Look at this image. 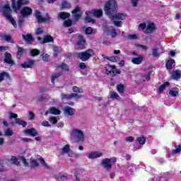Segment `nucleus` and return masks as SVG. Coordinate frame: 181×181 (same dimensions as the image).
Listing matches in <instances>:
<instances>
[{"label": "nucleus", "instance_id": "45", "mask_svg": "<svg viewBox=\"0 0 181 181\" xmlns=\"http://www.w3.org/2000/svg\"><path fill=\"white\" fill-rule=\"evenodd\" d=\"M25 23V20L22 18V16H18V25L20 28L23 26V23Z\"/></svg>", "mask_w": 181, "mask_h": 181}, {"label": "nucleus", "instance_id": "20", "mask_svg": "<svg viewBox=\"0 0 181 181\" xmlns=\"http://www.w3.org/2000/svg\"><path fill=\"white\" fill-rule=\"evenodd\" d=\"M171 78H173V80H179L180 78H181V71L177 69L173 71Z\"/></svg>", "mask_w": 181, "mask_h": 181}, {"label": "nucleus", "instance_id": "47", "mask_svg": "<svg viewBox=\"0 0 181 181\" xmlns=\"http://www.w3.org/2000/svg\"><path fill=\"white\" fill-rule=\"evenodd\" d=\"M28 117L30 121L35 119V113L32 111L28 112Z\"/></svg>", "mask_w": 181, "mask_h": 181}, {"label": "nucleus", "instance_id": "48", "mask_svg": "<svg viewBox=\"0 0 181 181\" xmlns=\"http://www.w3.org/2000/svg\"><path fill=\"white\" fill-rule=\"evenodd\" d=\"M49 122L52 124H57V118L56 117H52L49 118Z\"/></svg>", "mask_w": 181, "mask_h": 181}, {"label": "nucleus", "instance_id": "27", "mask_svg": "<svg viewBox=\"0 0 181 181\" xmlns=\"http://www.w3.org/2000/svg\"><path fill=\"white\" fill-rule=\"evenodd\" d=\"M58 18H59V19H62L63 21H64V19L70 18V13L66 12H60L58 13Z\"/></svg>", "mask_w": 181, "mask_h": 181}, {"label": "nucleus", "instance_id": "22", "mask_svg": "<svg viewBox=\"0 0 181 181\" xmlns=\"http://www.w3.org/2000/svg\"><path fill=\"white\" fill-rule=\"evenodd\" d=\"M105 73L107 76H111V77H115V74H121V71H117V69H112L110 71L106 69Z\"/></svg>", "mask_w": 181, "mask_h": 181}, {"label": "nucleus", "instance_id": "32", "mask_svg": "<svg viewBox=\"0 0 181 181\" xmlns=\"http://www.w3.org/2000/svg\"><path fill=\"white\" fill-rule=\"evenodd\" d=\"M49 112L50 114H53L54 115H60V114L62 113V112L56 107L49 108Z\"/></svg>", "mask_w": 181, "mask_h": 181}, {"label": "nucleus", "instance_id": "10", "mask_svg": "<svg viewBox=\"0 0 181 181\" xmlns=\"http://www.w3.org/2000/svg\"><path fill=\"white\" fill-rule=\"evenodd\" d=\"M29 4L28 0H18L16 3L13 4V9L16 12L18 9L21 8L23 5H28Z\"/></svg>", "mask_w": 181, "mask_h": 181}, {"label": "nucleus", "instance_id": "64", "mask_svg": "<svg viewBox=\"0 0 181 181\" xmlns=\"http://www.w3.org/2000/svg\"><path fill=\"white\" fill-rule=\"evenodd\" d=\"M42 127H50L49 124V122L47 121H44L42 123Z\"/></svg>", "mask_w": 181, "mask_h": 181}, {"label": "nucleus", "instance_id": "55", "mask_svg": "<svg viewBox=\"0 0 181 181\" xmlns=\"http://www.w3.org/2000/svg\"><path fill=\"white\" fill-rule=\"evenodd\" d=\"M110 97L112 98H119V95H118V94H117V93L115 92H112L111 94H110Z\"/></svg>", "mask_w": 181, "mask_h": 181}, {"label": "nucleus", "instance_id": "63", "mask_svg": "<svg viewBox=\"0 0 181 181\" xmlns=\"http://www.w3.org/2000/svg\"><path fill=\"white\" fill-rule=\"evenodd\" d=\"M23 142H32V139L29 138H23L22 139Z\"/></svg>", "mask_w": 181, "mask_h": 181}, {"label": "nucleus", "instance_id": "31", "mask_svg": "<svg viewBox=\"0 0 181 181\" xmlns=\"http://www.w3.org/2000/svg\"><path fill=\"white\" fill-rule=\"evenodd\" d=\"M170 95L172 97H177L179 95V90L177 88H173L169 91Z\"/></svg>", "mask_w": 181, "mask_h": 181}, {"label": "nucleus", "instance_id": "59", "mask_svg": "<svg viewBox=\"0 0 181 181\" xmlns=\"http://www.w3.org/2000/svg\"><path fill=\"white\" fill-rule=\"evenodd\" d=\"M152 74V71H148L146 75V80L149 81L151 80V75Z\"/></svg>", "mask_w": 181, "mask_h": 181}, {"label": "nucleus", "instance_id": "42", "mask_svg": "<svg viewBox=\"0 0 181 181\" xmlns=\"http://www.w3.org/2000/svg\"><path fill=\"white\" fill-rule=\"evenodd\" d=\"M61 76H62V74H60V73H57V74H55L54 75H52V79H51V83L54 84V80H56V78H59V77H60Z\"/></svg>", "mask_w": 181, "mask_h": 181}, {"label": "nucleus", "instance_id": "46", "mask_svg": "<svg viewBox=\"0 0 181 181\" xmlns=\"http://www.w3.org/2000/svg\"><path fill=\"white\" fill-rule=\"evenodd\" d=\"M71 20H66L64 22V26H65V28H69V26H71Z\"/></svg>", "mask_w": 181, "mask_h": 181}, {"label": "nucleus", "instance_id": "43", "mask_svg": "<svg viewBox=\"0 0 181 181\" xmlns=\"http://www.w3.org/2000/svg\"><path fill=\"white\" fill-rule=\"evenodd\" d=\"M13 135V132L11 130V128H7L5 131V136H12Z\"/></svg>", "mask_w": 181, "mask_h": 181}, {"label": "nucleus", "instance_id": "54", "mask_svg": "<svg viewBox=\"0 0 181 181\" xmlns=\"http://www.w3.org/2000/svg\"><path fill=\"white\" fill-rule=\"evenodd\" d=\"M91 33H93V28L89 27V28L86 29V35H91Z\"/></svg>", "mask_w": 181, "mask_h": 181}, {"label": "nucleus", "instance_id": "60", "mask_svg": "<svg viewBox=\"0 0 181 181\" xmlns=\"http://www.w3.org/2000/svg\"><path fill=\"white\" fill-rule=\"evenodd\" d=\"M139 0H132V6H134V8H136V6H138V1Z\"/></svg>", "mask_w": 181, "mask_h": 181}, {"label": "nucleus", "instance_id": "6", "mask_svg": "<svg viewBox=\"0 0 181 181\" xmlns=\"http://www.w3.org/2000/svg\"><path fill=\"white\" fill-rule=\"evenodd\" d=\"M93 56H94V52L91 49L77 54L78 59H80L82 62H87V60H88L90 57H93Z\"/></svg>", "mask_w": 181, "mask_h": 181}, {"label": "nucleus", "instance_id": "24", "mask_svg": "<svg viewBox=\"0 0 181 181\" xmlns=\"http://www.w3.org/2000/svg\"><path fill=\"white\" fill-rule=\"evenodd\" d=\"M155 29H156L155 23H149L147 25V28L145 31V33H152L155 30Z\"/></svg>", "mask_w": 181, "mask_h": 181}, {"label": "nucleus", "instance_id": "35", "mask_svg": "<svg viewBox=\"0 0 181 181\" xmlns=\"http://www.w3.org/2000/svg\"><path fill=\"white\" fill-rule=\"evenodd\" d=\"M137 142L139 145H145V142H146V138L144 136L136 138Z\"/></svg>", "mask_w": 181, "mask_h": 181}, {"label": "nucleus", "instance_id": "13", "mask_svg": "<svg viewBox=\"0 0 181 181\" xmlns=\"http://www.w3.org/2000/svg\"><path fill=\"white\" fill-rule=\"evenodd\" d=\"M4 63H7V64H10V66H15V62L12 59V54H11V53L5 52Z\"/></svg>", "mask_w": 181, "mask_h": 181}, {"label": "nucleus", "instance_id": "50", "mask_svg": "<svg viewBox=\"0 0 181 181\" xmlns=\"http://www.w3.org/2000/svg\"><path fill=\"white\" fill-rule=\"evenodd\" d=\"M128 39L129 40H135L138 39V36H136V35H135V34L130 35L128 36Z\"/></svg>", "mask_w": 181, "mask_h": 181}, {"label": "nucleus", "instance_id": "51", "mask_svg": "<svg viewBox=\"0 0 181 181\" xmlns=\"http://www.w3.org/2000/svg\"><path fill=\"white\" fill-rule=\"evenodd\" d=\"M58 67L59 69H68L69 66H67V64L62 62V64H60Z\"/></svg>", "mask_w": 181, "mask_h": 181}, {"label": "nucleus", "instance_id": "1", "mask_svg": "<svg viewBox=\"0 0 181 181\" xmlns=\"http://www.w3.org/2000/svg\"><path fill=\"white\" fill-rule=\"evenodd\" d=\"M0 12L6 18L7 21H9L12 25L16 28V21L13 19V17L11 15L12 13V9L11 8V6L8 4L1 6L0 9Z\"/></svg>", "mask_w": 181, "mask_h": 181}, {"label": "nucleus", "instance_id": "53", "mask_svg": "<svg viewBox=\"0 0 181 181\" xmlns=\"http://www.w3.org/2000/svg\"><path fill=\"white\" fill-rule=\"evenodd\" d=\"M49 59H50V55L46 54L44 56H42V60L43 62H49Z\"/></svg>", "mask_w": 181, "mask_h": 181}, {"label": "nucleus", "instance_id": "37", "mask_svg": "<svg viewBox=\"0 0 181 181\" xmlns=\"http://www.w3.org/2000/svg\"><path fill=\"white\" fill-rule=\"evenodd\" d=\"M117 90L119 94H122L124 91H125V86H124L122 83L117 85Z\"/></svg>", "mask_w": 181, "mask_h": 181}, {"label": "nucleus", "instance_id": "38", "mask_svg": "<svg viewBox=\"0 0 181 181\" xmlns=\"http://www.w3.org/2000/svg\"><path fill=\"white\" fill-rule=\"evenodd\" d=\"M132 62L134 64H141L142 63V57L134 58Z\"/></svg>", "mask_w": 181, "mask_h": 181}, {"label": "nucleus", "instance_id": "14", "mask_svg": "<svg viewBox=\"0 0 181 181\" xmlns=\"http://www.w3.org/2000/svg\"><path fill=\"white\" fill-rule=\"evenodd\" d=\"M33 10L30 7H23L21 11V13L23 18H28L32 15Z\"/></svg>", "mask_w": 181, "mask_h": 181}, {"label": "nucleus", "instance_id": "25", "mask_svg": "<svg viewBox=\"0 0 181 181\" xmlns=\"http://www.w3.org/2000/svg\"><path fill=\"white\" fill-rule=\"evenodd\" d=\"M88 13L94 16L95 18H100V16H103V10H95L90 13H86V15H88Z\"/></svg>", "mask_w": 181, "mask_h": 181}, {"label": "nucleus", "instance_id": "58", "mask_svg": "<svg viewBox=\"0 0 181 181\" xmlns=\"http://www.w3.org/2000/svg\"><path fill=\"white\" fill-rule=\"evenodd\" d=\"M137 47H140V49H142L143 50H148V47L146 45H137Z\"/></svg>", "mask_w": 181, "mask_h": 181}, {"label": "nucleus", "instance_id": "5", "mask_svg": "<svg viewBox=\"0 0 181 181\" xmlns=\"http://www.w3.org/2000/svg\"><path fill=\"white\" fill-rule=\"evenodd\" d=\"M117 11V2L114 0H111L106 3L105 6V12L107 15H112L114 12Z\"/></svg>", "mask_w": 181, "mask_h": 181}, {"label": "nucleus", "instance_id": "41", "mask_svg": "<svg viewBox=\"0 0 181 181\" xmlns=\"http://www.w3.org/2000/svg\"><path fill=\"white\" fill-rule=\"evenodd\" d=\"M72 90L74 91V93H84V90H83L81 88H78L77 86H74L72 88Z\"/></svg>", "mask_w": 181, "mask_h": 181}, {"label": "nucleus", "instance_id": "26", "mask_svg": "<svg viewBox=\"0 0 181 181\" xmlns=\"http://www.w3.org/2000/svg\"><path fill=\"white\" fill-rule=\"evenodd\" d=\"M169 86H170V83H169V81H166L164 82L158 88V91L159 93H163V91L165 90V88H166V87H169Z\"/></svg>", "mask_w": 181, "mask_h": 181}, {"label": "nucleus", "instance_id": "62", "mask_svg": "<svg viewBox=\"0 0 181 181\" xmlns=\"http://www.w3.org/2000/svg\"><path fill=\"white\" fill-rule=\"evenodd\" d=\"M22 162L24 163L25 166H28V161L26 160V158L23 156L21 158Z\"/></svg>", "mask_w": 181, "mask_h": 181}, {"label": "nucleus", "instance_id": "8", "mask_svg": "<svg viewBox=\"0 0 181 181\" xmlns=\"http://www.w3.org/2000/svg\"><path fill=\"white\" fill-rule=\"evenodd\" d=\"M85 46L86 38H84V37L82 35H78V40L76 45H75V49H76V50H83V49H85Z\"/></svg>", "mask_w": 181, "mask_h": 181}, {"label": "nucleus", "instance_id": "21", "mask_svg": "<svg viewBox=\"0 0 181 181\" xmlns=\"http://www.w3.org/2000/svg\"><path fill=\"white\" fill-rule=\"evenodd\" d=\"M34 64H35V62L32 60H28L24 62L23 64H22L21 67H23V69H32Z\"/></svg>", "mask_w": 181, "mask_h": 181}, {"label": "nucleus", "instance_id": "2", "mask_svg": "<svg viewBox=\"0 0 181 181\" xmlns=\"http://www.w3.org/2000/svg\"><path fill=\"white\" fill-rule=\"evenodd\" d=\"M71 135L74 138V141L76 144H80V142L84 141V133L78 129H72Z\"/></svg>", "mask_w": 181, "mask_h": 181}, {"label": "nucleus", "instance_id": "28", "mask_svg": "<svg viewBox=\"0 0 181 181\" xmlns=\"http://www.w3.org/2000/svg\"><path fill=\"white\" fill-rule=\"evenodd\" d=\"M102 57L106 59V60H109V62H112V63H116L117 59H118V57H107L105 54H102Z\"/></svg>", "mask_w": 181, "mask_h": 181}, {"label": "nucleus", "instance_id": "15", "mask_svg": "<svg viewBox=\"0 0 181 181\" xmlns=\"http://www.w3.org/2000/svg\"><path fill=\"white\" fill-rule=\"evenodd\" d=\"M37 40L40 42V43H49V42H53L54 40H53V37H52L51 35H45L44 37V39L42 40V37H38Z\"/></svg>", "mask_w": 181, "mask_h": 181}, {"label": "nucleus", "instance_id": "9", "mask_svg": "<svg viewBox=\"0 0 181 181\" xmlns=\"http://www.w3.org/2000/svg\"><path fill=\"white\" fill-rule=\"evenodd\" d=\"M83 95H78V93H71V94H65V93H61V100L62 101H64V100H71V98H76V100H78L81 98Z\"/></svg>", "mask_w": 181, "mask_h": 181}, {"label": "nucleus", "instance_id": "39", "mask_svg": "<svg viewBox=\"0 0 181 181\" xmlns=\"http://www.w3.org/2000/svg\"><path fill=\"white\" fill-rule=\"evenodd\" d=\"M62 154L63 153H69V152H70V146L69 144L65 145L63 148H62Z\"/></svg>", "mask_w": 181, "mask_h": 181}, {"label": "nucleus", "instance_id": "44", "mask_svg": "<svg viewBox=\"0 0 181 181\" xmlns=\"http://www.w3.org/2000/svg\"><path fill=\"white\" fill-rule=\"evenodd\" d=\"M62 8L63 9H64V8H71V5H70V3H69L67 1H64L62 4Z\"/></svg>", "mask_w": 181, "mask_h": 181}, {"label": "nucleus", "instance_id": "7", "mask_svg": "<svg viewBox=\"0 0 181 181\" xmlns=\"http://www.w3.org/2000/svg\"><path fill=\"white\" fill-rule=\"evenodd\" d=\"M111 162L115 163V162H117V158H104L101 161V166H103L104 169H106V170H110L112 169V164Z\"/></svg>", "mask_w": 181, "mask_h": 181}, {"label": "nucleus", "instance_id": "12", "mask_svg": "<svg viewBox=\"0 0 181 181\" xmlns=\"http://www.w3.org/2000/svg\"><path fill=\"white\" fill-rule=\"evenodd\" d=\"M24 134L28 135V136H33L35 138V136H37L39 135V132H37V130L36 129L32 127L30 129H27L24 130Z\"/></svg>", "mask_w": 181, "mask_h": 181}, {"label": "nucleus", "instance_id": "3", "mask_svg": "<svg viewBox=\"0 0 181 181\" xmlns=\"http://www.w3.org/2000/svg\"><path fill=\"white\" fill-rule=\"evenodd\" d=\"M110 18L112 20V23L115 24V26H117V28H121L122 25V21H117L115 20L124 21V19L127 18V14L118 13L113 16H110Z\"/></svg>", "mask_w": 181, "mask_h": 181}, {"label": "nucleus", "instance_id": "17", "mask_svg": "<svg viewBox=\"0 0 181 181\" xmlns=\"http://www.w3.org/2000/svg\"><path fill=\"white\" fill-rule=\"evenodd\" d=\"M5 77L8 78V81H12V78L9 75V73L3 71L0 73V83H2L5 80Z\"/></svg>", "mask_w": 181, "mask_h": 181}, {"label": "nucleus", "instance_id": "30", "mask_svg": "<svg viewBox=\"0 0 181 181\" xmlns=\"http://www.w3.org/2000/svg\"><path fill=\"white\" fill-rule=\"evenodd\" d=\"M176 63L175 62V59H170L166 63V68L167 69H173L175 67Z\"/></svg>", "mask_w": 181, "mask_h": 181}, {"label": "nucleus", "instance_id": "33", "mask_svg": "<svg viewBox=\"0 0 181 181\" xmlns=\"http://www.w3.org/2000/svg\"><path fill=\"white\" fill-rule=\"evenodd\" d=\"M176 153H181V144L175 145V149L171 152V155H176Z\"/></svg>", "mask_w": 181, "mask_h": 181}, {"label": "nucleus", "instance_id": "18", "mask_svg": "<svg viewBox=\"0 0 181 181\" xmlns=\"http://www.w3.org/2000/svg\"><path fill=\"white\" fill-rule=\"evenodd\" d=\"M103 156V153L100 151H94L89 153V159H97L98 158H101Z\"/></svg>", "mask_w": 181, "mask_h": 181}, {"label": "nucleus", "instance_id": "4", "mask_svg": "<svg viewBox=\"0 0 181 181\" xmlns=\"http://www.w3.org/2000/svg\"><path fill=\"white\" fill-rule=\"evenodd\" d=\"M15 118V122H11V125H21L23 128L28 125V122L25 120H22L20 118H18V115L16 113H13L12 112H9V119H13Z\"/></svg>", "mask_w": 181, "mask_h": 181}, {"label": "nucleus", "instance_id": "29", "mask_svg": "<svg viewBox=\"0 0 181 181\" xmlns=\"http://www.w3.org/2000/svg\"><path fill=\"white\" fill-rule=\"evenodd\" d=\"M23 39L27 42V43H32L33 42V37H32L30 34H27L26 35H22Z\"/></svg>", "mask_w": 181, "mask_h": 181}, {"label": "nucleus", "instance_id": "16", "mask_svg": "<svg viewBox=\"0 0 181 181\" xmlns=\"http://www.w3.org/2000/svg\"><path fill=\"white\" fill-rule=\"evenodd\" d=\"M35 16L39 23H42V22H46V21H47V19L42 16V14L37 10L35 11Z\"/></svg>", "mask_w": 181, "mask_h": 181}, {"label": "nucleus", "instance_id": "52", "mask_svg": "<svg viewBox=\"0 0 181 181\" xmlns=\"http://www.w3.org/2000/svg\"><path fill=\"white\" fill-rule=\"evenodd\" d=\"M152 52L153 56H154V57H159V52H158V49H153Z\"/></svg>", "mask_w": 181, "mask_h": 181}, {"label": "nucleus", "instance_id": "56", "mask_svg": "<svg viewBox=\"0 0 181 181\" xmlns=\"http://www.w3.org/2000/svg\"><path fill=\"white\" fill-rule=\"evenodd\" d=\"M31 163L33 165V166H35V167L39 166V163H37V160L36 159H32Z\"/></svg>", "mask_w": 181, "mask_h": 181}, {"label": "nucleus", "instance_id": "11", "mask_svg": "<svg viewBox=\"0 0 181 181\" xmlns=\"http://www.w3.org/2000/svg\"><path fill=\"white\" fill-rule=\"evenodd\" d=\"M73 16L76 21H78L80 18H81V15H83V12H81V8L80 6H76L75 9L72 11Z\"/></svg>", "mask_w": 181, "mask_h": 181}, {"label": "nucleus", "instance_id": "57", "mask_svg": "<svg viewBox=\"0 0 181 181\" xmlns=\"http://www.w3.org/2000/svg\"><path fill=\"white\" fill-rule=\"evenodd\" d=\"M52 49H53L54 52H55L56 53L60 52V48L56 45H53Z\"/></svg>", "mask_w": 181, "mask_h": 181}, {"label": "nucleus", "instance_id": "34", "mask_svg": "<svg viewBox=\"0 0 181 181\" xmlns=\"http://www.w3.org/2000/svg\"><path fill=\"white\" fill-rule=\"evenodd\" d=\"M18 47V52H17V59H21L22 54L25 53V49L19 46H17Z\"/></svg>", "mask_w": 181, "mask_h": 181}, {"label": "nucleus", "instance_id": "61", "mask_svg": "<svg viewBox=\"0 0 181 181\" xmlns=\"http://www.w3.org/2000/svg\"><path fill=\"white\" fill-rule=\"evenodd\" d=\"M85 21H86L88 23H90V22H94V20L91 19V18H90V16L88 15V16H86L85 18Z\"/></svg>", "mask_w": 181, "mask_h": 181}, {"label": "nucleus", "instance_id": "36", "mask_svg": "<svg viewBox=\"0 0 181 181\" xmlns=\"http://www.w3.org/2000/svg\"><path fill=\"white\" fill-rule=\"evenodd\" d=\"M40 53V51H39V49H33L30 50V56H33V57H35V56H39Z\"/></svg>", "mask_w": 181, "mask_h": 181}, {"label": "nucleus", "instance_id": "40", "mask_svg": "<svg viewBox=\"0 0 181 181\" xmlns=\"http://www.w3.org/2000/svg\"><path fill=\"white\" fill-rule=\"evenodd\" d=\"M13 165H16L17 166L19 165V161L18 160V158L16 156H12L11 160Z\"/></svg>", "mask_w": 181, "mask_h": 181}, {"label": "nucleus", "instance_id": "49", "mask_svg": "<svg viewBox=\"0 0 181 181\" xmlns=\"http://www.w3.org/2000/svg\"><path fill=\"white\" fill-rule=\"evenodd\" d=\"M43 33V28H38L35 30V35H42Z\"/></svg>", "mask_w": 181, "mask_h": 181}, {"label": "nucleus", "instance_id": "23", "mask_svg": "<svg viewBox=\"0 0 181 181\" xmlns=\"http://www.w3.org/2000/svg\"><path fill=\"white\" fill-rule=\"evenodd\" d=\"M64 112L66 115H70L71 117L76 114V110L71 107H66L64 108Z\"/></svg>", "mask_w": 181, "mask_h": 181}, {"label": "nucleus", "instance_id": "19", "mask_svg": "<svg viewBox=\"0 0 181 181\" xmlns=\"http://www.w3.org/2000/svg\"><path fill=\"white\" fill-rule=\"evenodd\" d=\"M1 39L4 42H8L9 43H15V40L12 39V37L9 35L3 34L0 35Z\"/></svg>", "mask_w": 181, "mask_h": 181}]
</instances>
